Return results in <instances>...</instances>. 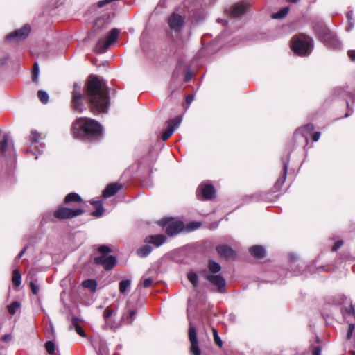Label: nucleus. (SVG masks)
I'll list each match as a JSON object with an SVG mask.
<instances>
[{
	"mask_svg": "<svg viewBox=\"0 0 355 355\" xmlns=\"http://www.w3.org/2000/svg\"><path fill=\"white\" fill-rule=\"evenodd\" d=\"M85 95L94 114L107 112L110 105L108 87L103 79L90 76L87 82Z\"/></svg>",
	"mask_w": 355,
	"mask_h": 355,
	"instance_id": "obj_1",
	"label": "nucleus"
},
{
	"mask_svg": "<svg viewBox=\"0 0 355 355\" xmlns=\"http://www.w3.org/2000/svg\"><path fill=\"white\" fill-rule=\"evenodd\" d=\"M102 130L99 123L87 117L76 119L72 128L73 137L84 141L98 139L101 137Z\"/></svg>",
	"mask_w": 355,
	"mask_h": 355,
	"instance_id": "obj_2",
	"label": "nucleus"
},
{
	"mask_svg": "<svg viewBox=\"0 0 355 355\" xmlns=\"http://www.w3.org/2000/svg\"><path fill=\"white\" fill-rule=\"evenodd\" d=\"M313 47V40L305 35L293 37L291 49L293 52L300 56H306L311 53Z\"/></svg>",
	"mask_w": 355,
	"mask_h": 355,
	"instance_id": "obj_3",
	"label": "nucleus"
},
{
	"mask_svg": "<svg viewBox=\"0 0 355 355\" xmlns=\"http://www.w3.org/2000/svg\"><path fill=\"white\" fill-rule=\"evenodd\" d=\"M315 31L319 40L329 47L335 49L340 47L341 43L336 35L322 23L317 24L315 26Z\"/></svg>",
	"mask_w": 355,
	"mask_h": 355,
	"instance_id": "obj_4",
	"label": "nucleus"
},
{
	"mask_svg": "<svg viewBox=\"0 0 355 355\" xmlns=\"http://www.w3.org/2000/svg\"><path fill=\"white\" fill-rule=\"evenodd\" d=\"M119 30L117 28H112L106 38V40L100 39L95 46L94 51L97 53H103L110 46L113 44L119 37Z\"/></svg>",
	"mask_w": 355,
	"mask_h": 355,
	"instance_id": "obj_5",
	"label": "nucleus"
},
{
	"mask_svg": "<svg viewBox=\"0 0 355 355\" xmlns=\"http://www.w3.org/2000/svg\"><path fill=\"white\" fill-rule=\"evenodd\" d=\"M41 138V135L37 130H31L29 137L30 146L24 150L25 153H31L32 155H35V152L33 150L35 148L38 153H42L45 145L44 143L40 142Z\"/></svg>",
	"mask_w": 355,
	"mask_h": 355,
	"instance_id": "obj_6",
	"label": "nucleus"
},
{
	"mask_svg": "<svg viewBox=\"0 0 355 355\" xmlns=\"http://www.w3.org/2000/svg\"><path fill=\"white\" fill-rule=\"evenodd\" d=\"M161 223L166 226V232L170 236L178 234L184 229V223L173 218H163Z\"/></svg>",
	"mask_w": 355,
	"mask_h": 355,
	"instance_id": "obj_7",
	"label": "nucleus"
},
{
	"mask_svg": "<svg viewBox=\"0 0 355 355\" xmlns=\"http://www.w3.org/2000/svg\"><path fill=\"white\" fill-rule=\"evenodd\" d=\"M31 26L25 24L21 28L14 31L6 36V40L11 42H17L25 40L29 35Z\"/></svg>",
	"mask_w": 355,
	"mask_h": 355,
	"instance_id": "obj_8",
	"label": "nucleus"
},
{
	"mask_svg": "<svg viewBox=\"0 0 355 355\" xmlns=\"http://www.w3.org/2000/svg\"><path fill=\"white\" fill-rule=\"evenodd\" d=\"M81 208L71 209L67 207H61L54 212V216L58 219H69L80 216L83 213Z\"/></svg>",
	"mask_w": 355,
	"mask_h": 355,
	"instance_id": "obj_9",
	"label": "nucleus"
},
{
	"mask_svg": "<svg viewBox=\"0 0 355 355\" xmlns=\"http://www.w3.org/2000/svg\"><path fill=\"white\" fill-rule=\"evenodd\" d=\"M83 98L81 85L78 83H75L72 92V105L74 110L78 112H82L84 110V105L82 102Z\"/></svg>",
	"mask_w": 355,
	"mask_h": 355,
	"instance_id": "obj_10",
	"label": "nucleus"
},
{
	"mask_svg": "<svg viewBox=\"0 0 355 355\" xmlns=\"http://www.w3.org/2000/svg\"><path fill=\"white\" fill-rule=\"evenodd\" d=\"M0 153L4 157L11 156L14 153L13 141L8 133H4L0 138Z\"/></svg>",
	"mask_w": 355,
	"mask_h": 355,
	"instance_id": "obj_11",
	"label": "nucleus"
},
{
	"mask_svg": "<svg viewBox=\"0 0 355 355\" xmlns=\"http://www.w3.org/2000/svg\"><path fill=\"white\" fill-rule=\"evenodd\" d=\"M205 278H206L212 284L217 286L219 293H225L226 287L225 279L220 275H210L207 270L202 272Z\"/></svg>",
	"mask_w": 355,
	"mask_h": 355,
	"instance_id": "obj_12",
	"label": "nucleus"
},
{
	"mask_svg": "<svg viewBox=\"0 0 355 355\" xmlns=\"http://www.w3.org/2000/svg\"><path fill=\"white\" fill-rule=\"evenodd\" d=\"M168 23L171 31L178 33L184 27V17L179 14L173 13L168 17Z\"/></svg>",
	"mask_w": 355,
	"mask_h": 355,
	"instance_id": "obj_13",
	"label": "nucleus"
},
{
	"mask_svg": "<svg viewBox=\"0 0 355 355\" xmlns=\"http://www.w3.org/2000/svg\"><path fill=\"white\" fill-rule=\"evenodd\" d=\"M94 263L102 266L106 270H110L116 265V259L113 255L101 254L94 259Z\"/></svg>",
	"mask_w": 355,
	"mask_h": 355,
	"instance_id": "obj_14",
	"label": "nucleus"
},
{
	"mask_svg": "<svg viewBox=\"0 0 355 355\" xmlns=\"http://www.w3.org/2000/svg\"><path fill=\"white\" fill-rule=\"evenodd\" d=\"M189 338L191 343L190 350L193 355H200V349L198 346L197 334L195 327L189 323Z\"/></svg>",
	"mask_w": 355,
	"mask_h": 355,
	"instance_id": "obj_15",
	"label": "nucleus"
},
{
	"mask_svg": "<svg viewBox=\"0 0 355 355\" xmlns=\"http://www.w3.org/2000/svg\"><path fill=\"white\" fill-rule=\"evenodd\" d=\"M202 194V198L209 200L215 197L216 190L214 186L209 183H202L198 188L197 195L199 198Z\"/></svg>",
	"mask_w": 355,
	"mask_h": 355,
	"instance_id": "obj_16",
	"label": "nucleus"
},
{
	"mask_svg": "<svg viewBox=\"0 0 355 355\" xmlns=\"http://www.w3.org/2000/svg\"><path fill=\"white\" fill-rule=\"evenodd\" d=\"M182 122V117L178 116L168 122V127L162 133V138L164 141L167 140L174 132L175 129L179 127Z\"/></svg>",
	"mask_w": 355,
	"mask_h": 355,
	"instance_id": "obj_17",
	"label": "nucleus"
},
{
	"mask_svg": "<svg viewBox=\"0 0 355 355\" xmlns=\"http://www.w3.org/2000/svg\"><path fill=\"white\" fill-rule=\"evenodd\" d=\"M98 355H108V347L106 342L101 337H96L92 342Z\"/></svg>",
	"mask_w": 355,
	"mask_h": 355,
	"instance_id": "obj_18",
	"label": "nucleus"
},
{
	"mask_svg": "<svg viewBox=\"0 0 355 355\" xmlns=\"http://www.w3.org/2000/svg\"><path fill=\"white\" fill-rule=\"evenodd\" d=\"M347 88H348L347 87H338L334 89V94L337 97H340L343 99H345L347 107H349V102L347 101V98H351V99L355 101V97H354V94H352V92H349L347 90Z\"/></svg>",
	"mask_w": 355,
	"mask_h": 355,
	"instance_id": "obj_19",
	"label": "nucleus"
},
{
	"mask_svg": "<svg viewBox=\"0 0 355 355\" xmlns=\"http://www.w3.org/2000/svg\"><path fill=\"white\" fill-rule=\"evenodd\" d=\"M166 241V237L164 234L150 235L145 238L144 241L148 244H153L155 247H159Z\"/></svg>",
	"mask_w": 355,
	"mask_h": 355,
	"instance_id": "obj_20",
	"label": "nucleus"
},
{
	"mask_svg": "<svg viewBox=\"0 0 355 355\" xmlns=\"http://www.w3.org/2000/svg\"><path fill=\"white\" fill-rule=\"evenodd\" d=\"M216 250L220 256L226 259H233L236 256L235 252L233 249L227 245H220L217 246Z\"/></svg>",
	"mask_w": 355,
	"mask_h": 355,
	"instance_id": "obj_21",
	"label": "nucleus"
},
{
	"mask_svg": "<svg viewBox=\"0 0 355 355\" xmlns=\"http://www.w3.org/2000/svg\"><path fill=\"white\" fill-rule=\"evenodd\" d=\"M313 130L314 125L312 123H308L304 126L296 130L295 137L301 135L303 138H304L306 142L307 143L309 141V135L312 132Z\"/></svg>",
	"mask_w": 355,
	"mask_h": 355,
	"instance_id": "obj_22",
	"label": "nucleus"
},
{
	"mask_svg": "<svg viewBox=\"0 0 355 355\" xmlns=\"http://www.w3.org/2000/svg\"><path fill=\"white\" fill-rule=\"evenodd\" d=\"M246 5L241 2L234 5L232 7L230 15L232 17H238L245 12Z\"/></svg>",
	"mask_w": 355,
	"mask_h": 355,
	"instance_id": "obj_23",
	"label": "nucleus"
},
{
	"mask_svg": "<svg viewBox=\"0 0 355 355\" xmlns=\"http://www.w3.org/2000/svg\"><path fill=\"white\" fill-rule=\"evenodd\" d=\"M121 188L120 184L116 183H112L107 186L103 192V195L105 198H108L115 195Z\"/></svg>",
	"mask_w": 355,
	"mask_h": 355,
	"instance_id": "obj_24",
	"label": "nucleus"
},
{
	"mask_svg": "<svg viewBox=\"0 0 355 355\" xmlns=\"http://www.w3.org/2000/svg\"><path fill=\"white\" fill-rule=\"evenodd\" d=\"M250 254L257 258H263L265 256L266 251L263 246L254 245L250 248Z\"/></svg>",
	"mask_w": 355,
	"mask_h": 355,
	"instance_id": "obj_25",
	"label": "nucleus"
},
{
	"mask_svg": "<svg viewBox=\"0 0 355 355\" xmlns=\"http://www.w3.org/2000/svg\"><path fill=\"white\" fill-rule=\"evenodd\" d=\"M288 162L287 160L284 161L283 162V172H282V174L279 178V179L277 180L276 184H275L277 187H282L283 185V184L284 183V182L286 180V175H287V171H288Z\"/></svg>",
	"mask_w": 355,
	"mask_h": 355,
	"instance_id": "obj_26",
	"label": "nucleus"
},
{
	"mask_svg": "<svg viewBox=\"0 0 355 355\" xmlns=\"http://www.w3.org/2000/svg\"><path fill=\"white\" fill-rule=\"evenodd\" d=\"M136 309H127L126 312L123 314L122 320L125 324H131L135 318Z\"/></svg>",
	"mask_w": 355,
	"mask_h": 355,
	"instance_id": "obj_27",
	"label": "nucleus"
},
{
	"mask_svg": "<svg viewBox=\"0 0 355 355\" xmlns=\"http://www.w3.org/2000/svg\"><path fill=\"white\" fill-rule=\"evenodd\" d=\"M92 204L96 208V210L92 212V216L97 218L101 216L104 211L102 202L92 201Z\"/></svg>",
	"mask_w": 355,
	"mask_h": 355,
	"instance_id": "obj_28",
	"label": "nucleus"
},
{
	"mask_svg": "<svg viewBox=\"0 0 355 355\" xmlns=\"http://www.w3.org/2000/svg\"><path fill=\"white\" fill-rule=\"evenodd\" d=\"M77 320V318H73L69 329H74L77 332V334H79L80 336L85 337L86 335L83 329L81 328V327L78 324Z\"/></svg>",
	"mask_w": 355,
	"mask_h": 355,
	"instance_id": "obj_29",
	"label": "nucleus"
},
{
	"mask_svg": "<svg viewBox=\"0 0 355 355\" xmlns=\"http://www.w3.org/2000/svg\"><path fill=\"white\" fill-rule=\"evenodd\" d=\"M131 280L124 279L119 282V291L121 294H125L131 287Z\"/></svg>",
	"mask_w": 355,
	"mask_h": 355,
	"instance_id": "obj_30",
	"label": "nucleus"
},
{
	"mask_svg": "<svg viewBox=\"0 0 355 355\" xmlns=\"http://www.w3.org/2000/svg\"><path fill=\"white\" fill-rule=\"evenodd\" d=\"M71 202H82V198L80 195L76 193H70L65 196L64 202L69 203Z\"/></svg>",
	"mask_w": 355,
	"mask_h": 355,
	"instance_id": "obj_31",
	"label": "nucleus"
},
{
	"mask_svg": "<svg viewBox=\"0 0 355 355\" xmlns=\"http://www.w3.org/2000/svg\"><path fill=\"white\" fill-rule=\"evenodd\" d=\"M153 250V248L149 245H145L137 250V254L140 257H147Z\"/></svg>",
	"mask_w": 355,
	"mask_h": 355,
	"instance_id": "obj_32",
	"label": "nucleus"
},
{
	"mask_svg": "<svg viewBox=\"0 0 355 355\" xmlns=\"http://www.w3.org/2000/svg\"><path fill=\"white\" fill-rule=\"evenodd\" d=\"M83 286L93 291L96 290L97 283L94 279H86L83 282Z\"/></svg>",
	"mask_w": 355,
	"mask_h": 355,
	"instance_id": "obj_33",
	"label": "nucleus"
},
{
	"mask_svg": "<svg viewBox=\"0 0 355 355\" xmlns=\"http://www.w3.org/2000/svg\"><path fill=\"white\" fill-rule=\"evenodd\" d=\"M208 268H209V271L213 272V273H217L221 269V267H220V264L218 263L213 261V260H209V262H208Z\"/></svg>",
	"mask_w": 355,
	"mask_h": 355,
	"instance_id": "obj_34",
	"label": "nucleus"
},
{
	"mask_svg": "<svg viewBox=\"0 0 355 355\" xmlns=\"http://www.w3.org/2000/svg\"><path fill=\"white\" fill-rule=\"evenodd\" d=\"M187 279L193 284L194 287H197L198 285V277L197 274L193 271L187 273Z\"/></svg>",
	"mask_w": 355,
	"mask_h": 355,
	"instance_id": "obj_35",
	"label": "nucleus"
},
{
	"mask_svg": "<svg viewBox=\"0 0 355 355\" xmlns=\"http://www.w3.org/2000/svg\"><path fill=\"white\" fill-rule=\"evenodd\" d=\"M288 11H289L288 7H284V8H282L277 12L272 14V18L282 19V18L284 17L288 14Z\"/></svg>",
	"mask_w": 355,
	"mask_h": 355,
	"instance_id": "obj_36",
	"label": "nucleus"
},
{
	"mask_svg": "<svg viewBox=\"0 0 355 355\" xmlns=\"http://www.w3.org/2000/svg\"><path fill=\"white\" fill-rule=\"evenodd\" d=\"M21 276L19 270L16 269L13 271L12 282L15 286H19L21 284Z\"/></svg>",
	"mask_w": 355,
	"mask_h": 355,
	"instance_id": "obj_37",
	"label": "nucleus"
},
{
	"mask_svg": "<svg viewBox=\"0 0 355 355\" xmlns=\"http://www.w3.org/2000/svg\"><path fill=\"white\" fill-rule=\"evenodd\" d=\"M40 68L37 62H35L33 64V72H32V80L35 83L38 81Z\"/></svg>",
	"mask_w": 355,
	"mask_h": 355,
	"instance_id": "obj_38",
	"label": "nucleus"
},
{
	"mask_svg": "<svg viewBox=\"0 0 355 355\" xmlns=\"http://www.w3.org/2000/svg\"><path fill=\"white\" fill-rule=\"evenodd\" d=\"M37 96L42 103L46 104L49 102V94L45 91H38Z\"/></svg>",
	"mask_w": 355,
	"mask_h": 355,
	"instance_id": "obj_39",
	"label": "nucleus"
},
{
	"mask_svg": "<svg viewBox=\"0 0 355 355\" xmlns=\"http://www.w3.org/2000/svg\"><path fill=\"white\" fill-rule=\"evenodd\" d=\"M19 307L20 303L17 301H15L8 306V309L10 314L14 315Z\"/></svg>",
	"mask_w": 355,
	"mask_h": 355,
	"instance_id": "obj_40",
	"label": "nucleus"
},
{
	"mask_svg": "<svg viewBox=\"0 0 355 355\" xmlns=\"http://www.w3.org/2000/svg\"><path fill=\"white\" fill-rule=\"evenodd\" d=\"M45 349L49 354H53L55 350V343L51 340L47 341L45 343Z\"/></svg>",
	"mask_w": 355,
	"mask_h": 355,
	"instance_id": "obj_41",
	"label": "nucleus"
},
{
	"mask_svg": "<svg viewBox=\"0 0 355 355\" xmlns=\"http://www.w3.org/2000/svg\"><path fill=\"white\" fill-rule=\"evenodd\" d=\"M213 334H214V340L215 343L219 347H222L223 346V342L220 338L218 336V331L216 329H213Z\"/></svg>",
	"mask_w": 355,
	"mask_h": 355,
	"instance_id": "obj_42",
	"label": "nucleus"
},
{
	"mask_svg": "<svg viewBox=\"0 0 355 355\" xmlns=\"http://www.w3.org/2000/svg\"><path fill=\"white\" fill-rule=\"evenodd\" d=\"M98 250L102 254H105V256H107V254L111 252L110 247L105 245L99 246Z\"/></svg>",
	"mask_w": 355,
	"mask_h": 355,
	"instance_id": "obj_43",
	"label": "nucleus"
},
{
	"mask_svg": "<svg viewBox=\"0 0 355 355\" xmlns=\"http://www.w3.org/2000/svg\"><path fill=\"white\" fill-rule=\"evenodd\" d=\"M201 225V223L199 222H193L187 225V229L189 231H192L198 229Z\"/></svg>",
	"mask_w": 355,
	"mask_h": 355,
	"instance_id": "obj_44",
	"label": "nucleus"
},
{
	"mask_svg": "<svg viewBox=\"0 0 355 355\" xmlns=\"http://www.w3.org/2000/svg\"><path fill=\"white\" fill-rule=\"evenodd\" d=\"M347 17L348 22H349V28H348V31H349V29H352L354 26V22L352 21L353 12L352 11L348 12L347 14Z\"/></svg>",
	"mask_w": 355,
	"mask_h": 355,
	"instance_id": "obj_45",
	"label": "nucleus"
},
{
	"mask_svg": "<svg viewBox=\"0 0 355 355\" xmlns=\"http://www.w3.org/2000/svg\"><path fill=\"white\" fill-rule=\"evenodd\" d=\"M30 286L31 288V291L33 294L36 295L39 292L40 287L35 282H31Z\"/></svg>",
	"mask_w": 355,
	"mask_h": 355,
	"instance_id": "obj_46",
	"label": "nucleus"
},
{
	"mask_svg": "<svg viewBox=\"0 0 355 355\" xmlns=\"http://www.w3.org/2000/svg\"><path fill=\"white\" fill-rule=\"evenodd\" d=\"M153 283V279L152 278H146L143 281V286L144 288L150 287Z\"/></svg>",
	"mask_w": 355,
	"mask_h": 355,
	"instance_id": "obj_47",
	"label": "nucleus"
},
{
	"mask_svg": "<svg viewBox=\"0 0 355 355\" xmlns=\"http://www.w3.org/2000/svg\"><path fill=\"white\" fill-rule=\"evenodd\" d=\"M355 329V325L354 324H350L349 325L348 331H347V338L350 339L352 336L353 331Z\"/></svg>",
	"mask_w": 355,
	"mask_h": 355,
	"instance_id": "obj_48",
	"label": "nucleus"
},
{
	"mask_svg": "<svg viewBox=\"0 0 355 355\" xmlns=\"http://www.w3.org/2000/svg\"><path fill=\"white\" fill-rule=\"evenodd\" d=\"M113 313V311L109 309H106L104 311L103 316L105 320H107Z\"/></svg>",
	"mask_w": 355,
	"mask_h": 355,
	"instance_id": "obj_49",
	"label": "nucleus"
},
{
	"mask_svg": "<svg viewBox=\"0 0 355 355\" xmlns=\"http://www.w3.org/2000/svg\"><path fill=\"white\" fill-rule=\"evenodd\" d=\"M343 245V241H338L335 243L334 246L332 247V251L336 252L337 251L341 246Z\"/></svg>",
	"mask_w": 355,
	"mask_h": 355,
	"instance_id": "obj_50",
	"label": "nucleus"
},
{
	"mask_svg": "<svg viewBox=\"0 0 355 355\" xmlns=\"http://www.w3.org/2000/svg\"><path fill=\"white\" fill-rule=\"evenodd\" d=\"M313 355H321V347L319 346L314 347L312 349Z\"/></svg>",
	"mask_w": 355,
	"mask_h": 355,
	"instance_id": "obj_51",
	"label": "nucleus"
},
{
	"mask_svg": "<svg viewBox=\"0 0 355 355\" xmlns=\"http://www.w3.org/2000/svg\"><path fill=\"white\" fill-rule=\"evenodd\" d=\"M112 3L111 0H101L98 2V6L99 8H102L104 6H105L108 3Z\"/></svg>",
	"mask_w": 355,
	"mask_h": 355,
	"instance_id": "obj_52",
	"label": "nucleus"
},
{
	"mask_svg": "<svg viewBox=\"0 0 355 355\" xmlns=\"http://www.w3.org/2000/svg\"><path fill=\"white\" fill-rule=\"evenodd\" d=\"M347 55L352 61H355V51L354 50L348 51Z\"/></svg>",
	"mask_w": 355,
	"mask_h": 355,
	"instance_id": "obj_53",
	"label": "nucleus"
},
{
	"mask_svg": "<svg viewBox=\"0 0 355 355\" xmlns=\"http://www.w3.org/2000/svg\"><path fill=\"white\" fill-rule=\"evenodd\" d=\"M192 75H193V73L191 71H189V70L187 71L184 76V81L189 82L191 80Z\"/></svg>",
	"mask_w": 355,
	"mask_h": 355,
	"instance_id": "obj_54",
	"label": "nucleus"
},
{
	"mask_svg": "<svg viewBox=\"0 0 355 355\" xmlns=\"http://www.w3.org/2000/svg\"><path fill=\"white\" fill-rule=\"evenodd\" d=\"M320 137V132H315L312 135V139L313 141H318Z\"/></svg>",
	"mask_w": 355,
	"mask_h": 355,
	"instance_id": "obj_55",
	"label": "nucleus"
},
{
	"mask_svg": "<svg viewBox=\"0 0 355 355\" xmlns=\"http://www.w3.org/2000/svg\"><path fill=\"white\" fill-rule=\"evenodd\" d=\"M12 337L11 334H5L2 337L3 341H4L6 343L12 340Z\"/></svg>",
	"mask_w": 355,
	"mask_h": 355,
	"instance_id": "obj_56",
	"label": "nucleus"
},
{
	"mask_svg": "<svg viewBox=\"0 0 355 355\" xmlns=\"http://www.w3.org/2000/svg\"><path fill=\"white\" fill-rule=\"evenodd\" d=\"M26 247L24 248L23 250L19 253L17 257V259H20L22 257V256L24 255V252L26 250Z\"/></svg>",
	"mask_w": 355,
	"mask_h": 355,
	"instance_id": "obj_57",
	"label": "nucleus"
},
{
	"mask_svg": "<svg viewBox=\"0 0 355 355\" xmlns=\"http://www.w3.org/2000/svg\"><path fill=\"white\" fill-rule=\"evenodd\" d=\"M193 96H187V102L188 103H190L193 101Z\"/></svg>",
	"mask_w": 355,
	"mask_h": 355,
	"instance_id": "obj_58",
	"label": "nucleus"
},
{
	"mask_svg": "<svg viewBox=\"0 0 355 355\" xmlns=\"http://www.w3.org/2000/svg\"><path fill=\"white\" fill-rule=\"evenodd\" d=\"M229 318H230V320H232V321H234V320H235V319H236V316H235V315H234V314H232V313L229 315Z\"/></svg>",
	"mask_w": 355,
	"mask_h": 355,
	"instance_id": "obj_59",
	"label": "nucleus"
},
{
	"mask_svg": "<svg viewBox=\"0 0 355 355\" xmlns=\"http://www.w3.org/2000/svg\"><path fill=\"white\" fill-rule=\"evenodd\" d=\"M298 0H287L288 2L296 3Z\"/></svg>",
	"mask_w": 355,
	"mask_h": 355,
	"instance_id": "obj_60",
	"label": "nucleus"
},
{
	"mask_svg": "<svg viewBox=\"0 0 355 355\" xmlns=\"http://www.w3.org/2000/svg\"><path fill=\"white\" fill-rule=\"evenodd\" d=\"M349 116V114L348 113H346L345 115V117H348Z\"/></svg>",
	"mask_w": 355,
	"mask_h": 355,
	"instance_id": "obj_61",
	"label": "nucleus"
},
{
	"mask_svg": "<svg viewBox=\"0 0 355 355\" xmlns=\"http://www.w3.org/2000/svg\"><path fill=\"white\" fill-rule=\"evenodd\" d=\"M121 345H119L117 346V349H121Z\"/></svg>",
	"mask_w": 355,
	"mask_h": 355,
	"instance_id": "obj_62",
	"label": "nucleus"
},
{
	"mask_svg": "<svg viewBox=\"0 0 355 355\" xmlns=\"http://www.w3.org/2000/svg\"><path fill=\"white\" fill-rule=\"evenodd\" d=\"M316 339H317V342H319V338L317 337Z\"/></svg>",
	"mask_w": 355,
	"mask_h": 355,
	"instance_id": "obj_63",
	"label": "nucleus"
}]
</instances>
